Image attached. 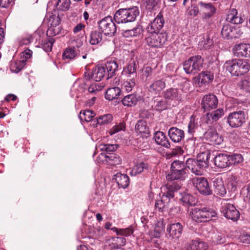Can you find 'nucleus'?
<instances>
[{
	"instance_id": "1",
	"label": "nucleus",
	"mask_w": 250,
	"mask_h": 250,
	"mask_svg": "<svg viewBox=\"0 0 250 250\" xmlns=\"http://www.w3.org/2000/svg\"><path fill=\"white\" fill-rule=\"evenodd\" d=\"M181 186L182 184L179 181L166 185V190L163 193L161 199L155 202V208L161 212L167 209L168 208L170 200L174 198L175 193L181 188Z\"/></svg>"
},
{
	"instance_id": "2",
	"label": "nucleus",
	"mask_w": 250,
	"mask_h": 250,
	"mask_svg": "<svg viewBox=\"0 0 250 250\" xmlns=\"http://www.w3.org/2000/svg\"><path fill=\"white\" fill-rule=\"evenodd\" d=\"M137 66L138 64L136 62L131 60L123 68L122 74L124 78L122 88L127 92L131 91L136 84Z\"/></svg>"
},
{
	"instance_id": "3",
	"label": "nucleus",
	"mask_w": 250,
	"mask_h": 250,
	"mask_svg": "<svg viewBox=\"0 0 250 250\" xmlns=\"http://www.w3.org/2000/svg\"><path fill=\"white\" fill-rule=\"evenodd\" d=\"M139 13L137 6L120 8L115 13L114 20L117 23L132 22L135 21Z\"/></svg>"
},
{
	"instance_id": "4",
	"label": "nucleus",
	"mask_w": 250,
	"mask_h": 250,
	"mask_svg": "<svg viewBox=\"0 0 250 250\" xmlns=\"http://www.w3.org/2000/svg\"><path fill=\"white\" fill-rule=\"evenodd\" d=\"M224 67L232 75L238 76L247 73L250 65L246 61L240 59H233L226 62Z\"/></svg>"
},
{
	"instance_id": "5",
	"label": "nucleus",
	"mask_w": 250,
	"mask_h": 250,
	"mask_svg": "<svg viewBox=\"0 0 250 250\" xmlns=\"http://www.w3.org/2000/svg\"><path fill=\"white\" fill-rule=\"evenodd\" d=\"M189 214L193 221L201 223L215 219L217 213L212 209L204 207L192 208Z\"/></svg>"
},
{
	"instance_id": "6",
	"label": "nucleus",
	"mask_w": 250,
	"mask_h": 250,
	"mask_svg": "<svg viewBox=\"0 0 250 250\" xmlns=\"http://www.w3.org/2000/svg\"><path fill=\"white\" fill-rule=\"evenodd\" d=\"M186 176V167L183 162L174 161L171 166L170 173L166 176L168 181L185 179Z\"/></svg>"
},
{
	"instance_id": "7",
	"label": "nucleus",
	"mask_w": 250,
	"mask_h": 250,
	"mask_svg": "<svg viewBox=\"0 0 250 250\" xmlns=\"http://www.w3.org/2000/svg\"><path fill=\"white\" fill-rule=\"evenodd\" d=\"M167 41V35L165 32L147 33L145 42L152 48H161Z\"/></svg>"
},
{
	"instance_id": "8",
	"label": "nucleus",
	"mask_w": 250,
	"mask_h": 250,
	"mask_svg": "<svg viewBox=\"0 0 250 250\" xmlns=\"http://www.w3.org/2000/svg\"><path fill=\"white\" fill-rule=\"evenodd\" d=\"M98 25L101 32L105 35H113L117 28L111 16H107L98 21Z\"/></svg>"
},
{
	"instance_id": "9",
	"label": "nucleus",
	"mask_w": 250,
	"mask_h": 250,
	"mask_svg": "<svg viewBox=\"0 0 250 250\" xmlns=\"http://www.w3.org/2000/svg\"><path fill=\"white\" fill-rule=\"evenodd\" d=\"M192 182L194 187L201 194L208 195L212 193L207 178L203 177H195L192 178Z\"/></svg>"
},
{
	"instance_id": "10",
	"label": "nucleus",
	"mask_w": 250,
	"mask_h": 250,
	"mask_svg": "<svg viewBox=\"0 0 250 250\" xmlns=\"http://www.w3.org/2000/svg\"><path fill=\"white\" fill-rule=\"evenodd\" d=\"M228 123L231 127H240L245 122V114L242 111L233 112L228 116Z\"/></svg>"
},
{
	"instance_id": "11",
	"label": "nucleus",
	"mask_w": 250,
	"mask_h": 250,
	"mask_svg": "<svg viewBox=\"0 0 250 250\" xmlns=\"http://www.w3.org/2000/svg\"><path fill=\"white\" fill-rule=\"evenodd\" d=\"M221 212L226 218L234 221L237 220L240 216L239 211L232 204L229 203L223 205Z\"/></svg>"
},
{
	"instance_id": "12",
	"label": "nucleus",
	"mask_w": 250,
	"mask_h": 250,
	"mask_svg": "<svg viewBox=\"0 0 250 250\" xmlns=\"http://www.w3.org/2000/svg\"><path fill=\"white\" fill-rule=\"evenodd\" d=\"M183 231V226L180 223L170 224L167 226V237L174 241L179 239Z\"/></svg>"
},
{
	"instance_id": "13",
	"label": "nucleus",
	"mask_w": 250,
	"mask_h": 250,
	"mask_svg": "<svg viewBox=\"0 0 250 250\" xmlns=\"http://www.w3.org/2000/svg\"><path fill=\"white\" fill-rule=\"evenodd\" d=\"M97 160L99 163H103L110 166H116L121 163V158L116 154L111 153L106 155L102 153L98 157Z\"/></svg>"
},
{
	"instance_id": "14",
	"label": "nucleus",
	"mask_w": 250,
	"mask_h": 250,
	"mask_svg": "<svg viewBox=\"0 0 250 250\" xmlns=\"http://www.w3.org/2000/svg\"><path fill=\"white\" fill-rule=\"evenodd\" d=\"M165 21L163 15L159 13L155 19L148 24L146 29L147 33H158L164 26Z\"/></svg>"
},
{
	"instance_id": "15",
	"label": "nucleus",
	"mask_w": 250,
	"mask_h": 250,
	"mask_svg": "<svg viewBox=\"0 0 250 250\" xmlns=\"http://www.w3.org/2000/svg\"><path fill=\"white\" fill-rule=\"evenodd\" d=\"M218 103V99L215 95L213 94L207 95L202 99V108L205 111L210 110L215 108Z\"/></svg>"
},
{
	"instance_id": "16",
	"label": "nucleus",
	"mask_w": 250,
	"mask_h": 250,
	"mask_svg": "<svg viewBox=\"0 0 250 250\" xmlns=\"http://www.w3.org/2000/svg\"><path fill=\"white\" fill-rule=\"evenodd\" d=\"M204 138L214 145H220L224 140L221 135H219L217 131L212 128L208 129L204 133Z\"/></svg>"
},
{
	"instance_id": "17",
	"label": "nucleus",
	"mask_w": 250,
	"mask_h": 250,
	"mask_svg": "<svg viewBox=\"0 0 250 250\" xmlns=\"http://www.w3.org/2000/svg\"><path fill=\"white\" fill-rule=\"evenodd\" d=\"M162 95L167 102L172 101H179L182 98L180 90L174 88H170L165 90L162 93Z\"/></svg>"
},
{
	"instance_id": "18",
	"label": "nucleus",
	"mask_w": 250,
	"mask_h": 250,
	"mask_svg": "<svg viewBox=\"0 0 250 250\" xmlns=\"http://www.w3.org/2000/svg\"><path fill=\"white\" fill-rule=\"evenodd\" d=\"M234 54L237 57L250 58V44H236L233 49Z\"/></svg>"
},
{
	"instance_id": "19",
	"label": "nucleus",
	"mask_w": 250,
	"mask_h": 250,
	"mask_svg": "<svg viewBox=\"0 0 250 250\" xmlns=\"http://www.w3.org/2000/svg\"><path fill=\"white\" fill-rule=\"evenodd\" d=\"M186 166L196 175H200L203 173L204 169L206 168L197 160L188 159L186 162Z\"/></svg>"
},
{
	"instance_id": "20",
	"label": "nucleus",
	"mask_w": 250,
	"mask_h": 250,
	"mask_svg": "<svg viewBox=\"0 0 250 250\" xmlns=\"http://www.w3.org/2000/svg\"><path fill=\"white\" fill-rule=\"evenodd\" d=\"M224 115V110L218 108L211 113H207L202 117V120L207 124H211L218 121Z\"/></svg>"
},
{
	"instance_id": "21",
	"label": "nucleus",
	"mask_w": 250,
	"mask_h": 250,
	"mask_svg": "<svg viewBox=\"0 0 250 250\" xmlns=\"http://www.w3.org/2000/svg\"><path fill=\"white\" fill-rule=\"evenodd\" d=\"M168 135L172 141L174 143H180L185 137L183 130L176 127H171L168 131Z\"/></svg>"
},
{
	"instance_id": "22",
	"label": "nucleus",
	"mask_w": 250,
	"mask_h": 250,
	"mask_svg": "<svg viewBox=\"0 0 250 250\" xmlns=\"http://www.w3.org/2000/svg\"><path fill=\"white\" fill-rule=\"evenodd\" d=\"M201 10L202 12V19L205 20L211 18L216 12L215 7L210 3H205L201 2L200 3Z\"/></svg>"
},
{
	"instance_id": "23",
	"label": "nucleus",
	"mask_w": 250,
	"mask_h": 250,
	"mask_svg": "<svg viewBox=\"0 0 250 250\" xmlns=\"http://www.w3.org/2000/svg\"><path fill=\"white\" fill-rule=\"evenodd\" d=\"M48 21V24L50 25V27L48 28L47 34H49L50 36H55L59 31L55 32L54 28L59 25L61 22L59 15L53 14L50 16Z\"/></svg>"
},
{
	"instance_id": "24",
	"label": "nucleus",
	"mask_w": 250,
	"mask_h": 250,
	"mask_svg": "<svg viewBox=\"0 0 250 250\" xmlns=\"http://www.w3.org/2000/svg\"><path fill=\"white\" fill-rule=\"evenodd\" d=\"M154 138L156 144L167 148L170 147V144L164 132L157 131L155 133Z\"/></svg>"
},
{
	"instance_id": "25",
	"label": "nucleus",
	"mask_w": 250,
	"mask_h": 250,
	"mask_svg": "<svg viewBox=\"0 0 250 250\" xmlns=\"http://www.w3.org/2000/svg\"><path fill=\"white\" fill-rule=\"evenodd\" d=\"M236 29L231 26L229 23L223 25L222 28L221 34L224 39L229 40L233 38H236L237 36H236Z\"/></svg>"
},
{
	"instance_id": "26",
	"label": "nucleus",
	"mask_w": 250,
	"mask_h": 250,
	"mask_svg": "<svg viewBox=\"0 0 250 250\" xmlns=\"http://www.w3.org/2000/svg\"><path fill=\"white\" fill-rule=\"evenodd\" d=\"M166 87V83L163 80L154 81L148 87V90L152 94L159 93Z\"/></svg>"
},
{
	"instance_id": "27",
	"label": "nucleus",
	"mask_w": 250,
	"mask_h": 250,
	"mask_svg": "<svg viewBox=\"0 0 250 250\" xmlns=\"http://www.w3.org/2000/svg\"><path fill=\"white\" fill-rule=\"evenodd\" d=\"M213 186L214 188V192L218 195L223 196L227 193V190L225 187L222 178H215L213 180Z\"/></svg>"
},
{
	"instance_id": "28",
	"label": "nucleus",
	"mask_w": 250,
	"mask_h": 250,
	"mask_svg": "<svg viewBox=\"0 0 250 250\" xmlns=\"http://www.w3.org/2000/svg\"><path fill=\"white\" fill-rule=\"evenodd\" d=\"M229 155L222 153L217 155L214 158L215 165L219 168H224L229 166Z\"/></svg>"
},
{
	"instance_id": "29",
	"label": "nucleus",
	"mask_w": 250,
	"mask_h": 250,
	"mask_svg": "<svg viewBox=\"0 0 250 250\" xmlns=\"http://www.w3.org/2000/svg\"><path fill=\"white\" fill-rule=\"evenodd\" d=\"M226 20L227 21L233 24H239L243 22V19L241 17L238 16L237 11L234 8L229 10Z\"/></svg>"
},
{
	"instance_id": "30",
	"label": "nucleus",
	"mask_w": 250,
	"mask_h": 250,
	"mask_svg": "<svg viewBox=\"0 0 250 250\" xmlns=\"http://www.w3.org/2000/svg\"><path fill=\"white\" fill-rule=\"evenodd\" d=\"M180 200L183 205L186 207L194 206L197 202L195 198L193 195L187 192L181 194Z\"/></svg>"
},
{
	"instance_id": "31",
	"label": "nucleus",
	"mask_w": 250,
	"mask_h": 250,
	"mask_svg": "<svg viewBox=\"0 0 250 250\" xmlns=\"http://www.w3.org/2000/svg\"><path fill=\"white\" fill-rule=\"evenodd\" d=\"M114 179L120 188H125L129 185V179L126 174L117 173L114 176Z\"/></svg>"
},
{
	"instance_id": "32",
	"label": "nucleus",
	"mask_w": 250,
	"mask_h": 250,
	"mask_svg": "<svg viewBox=\"0 0 250 250\" xmlns=\"http://www.w3.org/2000/svg\"><path fill=\"white\" fill-rule=\"evenodd\" d=\"M150 167L147 163L141 162L137 163L132 168L130 171V174L132 176H135L137 174L142 172H147L149 171Z\"/></svg>"
},
{
	"instance_id": "33",
	"label": "nucleus",
	"mask_w": 250,
	"mask_h": 250,
	"mask_svg": "<svg viewBox=\"0 0 250 250\" xmlns=\"http://www.w3.org/2000/svg\"><path fill=\"white\" fill-rule=\"evenodd\" d=\"M105 74L104 66H98L93 69L91 73L92 79L96 82L100 81Z\"/></svg>"
},
{
	"instance_id": "34",
	"label": "nucleus",
	"mask_w": 250,
	"mask_h": 250,
	"mask_svg": "<svg viewBox=\"0 0 250 250\" xmlns=\"http://www.w3.org/2000/svg\"><path fill=\"white\" fill-rule=\"evenodd\" d=\"M104 67L105 70H107V78L109 79L113 76L116 71L118 70V64L115 61H110L107 62Z\"/></svg>"
},
{
	"instance_id": "35",
	"label": "nucleus",
	"mask_w": 250,
	"mask_h": 250,
	"mask_svg": "<svg viewBox=\"0 0 250 250\" xmlns=\"http://www.w3.org/2000/svg\"><path fill=\"white\" fill-rule=\"evenodd\" d=\"M139 97L135 94L127 95L122 100V102L125 106H133L137 104Z\"/></svg>"
},
{
	"instance_id": "36",
	"label": "nucleus",
	"mask_w": 250,
	"mask_h": 250,
	"mask_svg": "<svg viewBox=\"0 0 250 250\" xmlns=\"http://www.w3.org/2000/svg\"><path fill=\"white\" fill-rule=\"evenodd\" d=\"M214 78L213 74L210 71H203L198 76V82L203 84L210 83Z\"/></svg>"
},
{
	"instance_id": "37",
	"label": "nucleus",
	"mask_w": 250,
	"mask_h": 250,
	"mask_svg": "<svg viewBox=\"0 0 250 250\" xmlns=\"http://www.w3.org/2000/svg\"><path fill=\"white\" fill-rule=\"evenodd\" d=\"M242 182L239 178L235 175H231L228 179V188L232 191H235L237 188L241 186Z\"/></svg>"
},
{
	"instance_id": "38",
	"label": "nucleus",
	"mask_w": 250,
	"mask_h": 250,
	"mask_svg": "<svg viewBox=\"0 0 250 250\" xmlns=\"http://www.w3.org/2000/svg\"><path fill=\"white\" fill-rule=\"evenodd\" d=\"M113 231H115L117 235H122L127 237L133 234L134 232V227L133 225H130L129 227L125 229H118L116 227H113L111 229Z\"/></svg>"
},
{
	"instance_id": "39",
	"label": "nucleus",
	"mask_w": 250,
	"mask_h": 250,
	"mask_svg": "<svg viewBox=\"0 0 250 250\" xmlns=\"http://www.w3.org/2000/svg\"><path fill=\"white\" fill-rule=\"evenodd\" d=\"M121 89L118 87H114L108 88L105 93V98L109 101L116 99L120 95Z\"/></svg>"
},
{
	"instance_id": "40",
	"label": "nucleus",
	"mask_w": 250,
	"mask_h": 250,
	"mask_svg": "<svg viewBox=\"0 0 250 250\" xmlns=\"http://www.w3.org/2000/svg\"><path fill=\"white\" fill-rule=\"evenodd\" d=\"M189 59H191V63H193L197 73L203 68L204 60L201 56L195 55Z\"/></svg>"
},
{
	"instance_id": "41",
	"label": "nucleus",
	"mask_w": 250,
	"mask_h": 250,
	"mask_svg": "<svg viewBox=\"0 0 250 250\" xmlns=\"http://www.w3.org/2000/svg\"><path fill=\"white\" fill-rule=\"evenodd\" d=\"M135 130L137 133L143 134L144 136L147 137L148 135L149 129L146 126V123L143 120H140L135 125Z\"/></svg>"
},
{
	"instance_id": "42",
	"label": "nucleus",
	"mask_w": 250,
	"mask_h": 250,
	"mask_svg": "<svg viewBox=\"0 0 250 250\" xmlns=\"http://www.w3.org/2000/svg\"><path fill=\"white\" fill-rule=\"evenodd\" d=\"M210 154L208 151H205L198 155L197 160L205 168L209 166Z\"/></svg>"
},
{
	"instance_id": "43",
	"label": "nucleus",
	"mask_w": 250,
	"mask_h": 250,
	"mask_svg": "<svg viewBox=\"0 0 250 250\" xmlns=\"http://www.w3.org/2000/svg\"><path fill=\"white\" fill-rule=\"evenodd\" d=\"M95 112L91 110H85L83 112H81L79 117L81 120H84L85 122H90L95 116Z\"/></svg>"
},
{
	"instance_id": "44",
	"label": "nucleus",
	"mask_w": 250,
	"mask_h": 250,
	"mask_svg": "<svg viewBox=\"0 0 250 250\" xmlns=\"http://www.w3.org/2000/svg\"><path fill=\"white\" fill-rule=\"evenodd\" d=\"M102 41V34L101 32L94 31L90 34V43L92 45L99 44Z\"/></svg>"
},
{
	"instance_id": "45",
	"label": "nucleus",
	"mask_w": 250,
	"mask_h": 250,
	"mask_svg": "<svg viewBox=\"0 0 250 250\" xmlns=\"http://www.w3.org/2000/svg\"><path fill=\"white\" fill-rule=\"evenodd\" d=\"M184 70L187 74H195L196 71L194 67L193 63H191V59L186 60L183 64Z\"/></svg>"
},
{
	"instance_id": "46",
	"label": "nucleus",
	"mask_w": 250,
	"mask_h": 250,
	"mask_svg": "<svg viewBox=\"0 0 250 250\" xmlns=\"http://www.w3.org/2000/svg\"><path fill=\"white\" fill-rule=\"evenodd\" d=\"M142 32V27L140 25H138L132 29L126 30L125 31L124 34L125 36L135 37L141 34Z\"/></svg>"
},
{
	"instance_id": "47",
	"label": "nucleus",
	"mask_w": 250,
	"mask_h": 250,
	"mask_svg": "<svg viewBox=\"0 0 250 250\" xmlns=\"http://www.w3.org/2000/svg\"><path fill=\"white\" fill-rule=\"evenodd\" d=\"M229 166L240 163L243 160V157L240 154L229 155Z\"/></svg>"
},
{
	"instance_id": "48",
	"label": "nucleus",
	"mask_w": 250,
	"mask_h": 250,
	"mask_svg": "<svg viewBox=\"0 0 250 250\" xmlns=\"http://www.w3.org/2000/svg\"><path fill=\"white\" fill-rule=\"evenodd\" d=\"M70 3V0H58L56 7L58 10L66 11L69 8Z\"/></svg>"
},
{
	"instance_id": "49",
	"label": "nucleus",
	"mask_w": 250,
	"mask_h": 250,
	"mask_svg": "<svg viewBox=\"0 0 250 250\" xmlns=\"http://www.w3.org/2000/svg\"><path fill=\"white\" fill-rule=\"evenodd\" d=\"M112 120V116L111 114H107L103 116H100L97 119V124L100 125L107 124L110 123Z\"/></svg>"
},
{
	"instance_id": "50",
	"label": "nucleus",
	"mask_w": 250,
	"mask_h": 250,
	"mask_svg": "<svg viewBox=\"0 0 250 250\" xmlns=\"http://www.w3.org/2000/svg\"><path fill=\"white\" fill-rule=\"evenodd\" d=\"M155 105H153L154 109L158 111H162L167 107V102L164 100H160L155 102Z\"/></svg>"
},
{
	"instance_id": "51",
	"label": "nucleus",
	"mask_w": 250,
	"mask_h": 250,
	"mask_svg": "<svg viewBox=\"0 0 250 250\" xmlns=\"http://www.w3.org/2000/svg\"><path fill=\"white\" fill-rule=\"evenodd\" d=\"M125 122H123L119 123L118 125H116L112 127L109 130V134L110 135H112L120 131L125 130Z\"/></svg>"
},
{
	"instance_id": "52",
	"label": "nucleus",
	"mask_w": 250,
	"mask_h": 250,
	"mask_svg": "<svg viewBox=\"0 0 250 250\" xmlns=\"http://www.w3.org/2000/svg\"><path fill=\"white\" fill-rule=\"evenodd\" d=\"M77 54L73 48H67L64 51L62 55L64 60L69 59L71 60L75 58Z\"/></svg>"
},
{
	"instance_id": "53",
	"label": "nucleus",
	"mask_w": 250,
	"mask_h": 250,
	"mask_svg": "<svg viewBox=\"0 0 250 250\" xmlns=\"http://www.w3.org/2000/svg\"><path fill=\"white\" fill-rule=\"evenodd\" d=\"M198 244V240H192L185 243L184 247L185 250H197V245Z\"/></svg>"
},
{
	"instance_id": "54",
	"label": "nucleus",
	"mask_w": 250,
	"mask_h": 250,
	"mask_svg": "<svg viewBox=\"0 0 250 250\" xmlns=\"http://www.w3.org/2000/svg\"><path fill=\"white\" fill-rule=\"evenodd\" d=\"M198 127L197 119L194 116H191L188 125V132L192 133L194 132L195 129L197 128Z\"/></svg>"
},
{
	"instance_id": "55",
	"label": "nucleus",
	"mask_w": 250,
	"mask_h": 250,
	"mask_svg": "<svg viewBox=\"0 0 250 250\" xmlns=\"http://www.w3.org/2000/svg\"><path fill=\"white\" fill-rule=\"evenodd\" d=\"M114 242V246L122 248V246L125 245L126 243V239L122 237H115L113 238Z\"/></svg>"
},
{
	"instance_id": "56",
	"label": "nucleus",
	"mask_w": 250,
	"mask_h": 250,
	"mask_svg": "<svg viewBox=\"0 0 250 250\" xmlns=\"http://www.w3.org/2000/svg\"><path fill=\"white\" fill-rule=\"evenodd\" d=\"M102 89V87L98 84L94 83L91 84L88 88V91L89 93L95 94Z\"/></svg>"
},
{
	"instance_id": "57",
	"label": "nucleus",
	"mask_w": 250,
	"mask_h": 250,
	"mask_svg": "<svg viewBox=\"0 0 250 250\" xmlns=\"http://www.w3.org/2000/svg\"><path fill=\"white\" fill-rule=\"evenodd\" d=\"M32 55V51L29 49L28 48H26L24 51L22 53V55L21 56V59H22L21 62L23 64L27 59H30Z\"/></svg>"
},
{
	"instance_id": "58",
	"label": "nucleus",
	"mask_w": 250,
	"mask_h": 250,
	"mask_svg": "<svg viewBox=\"0 0 250 250\" xmlns=\"http://www.w3.org/2000/svg\"><path fill=\"white\" fill-rule=\"evenodd\" d=\"M146 5L149 9L155 8L160 3V0H146Z\"/></svg>"
},
{
	"instance_id": "59",
	"label": "nucleus",
	"mask_w": 250,
	"mask_h": 250,
	"mask_svg": "<svg viewBox=\"0 0 250 250\" xmlns=\"http://www.w3.org/2000/svg\"><path fill=\"white\" fill-rule=\"evenodd\" d=\"M54 42L53 39L50 38L47 42L43 44V49L46 52H49L52 50L53 44Z\"/></svg>"
},
{
	"instance_id": "60",
	"label": "nucleus",
	"mask_w": 250,
	"mask_h": 250,
	"mask_svg": "<svg viewBox=\"0 0 250 250\" xmlns=\"http://www.w3.org/2000/svg\"><path fill=\"white\" fill-rule=\"evenodd\" d=\"M240 242L247 244H250V235L247 233H243L239 236Z\"/></svg>"
},
{
	"instance_id": "61",
	"label": "nucleus",
	"mask_w": 250,
	"mask_h": 250,
	"mask_svg": "<svg viewBox=\"0 0 250 250\" xmlns=\"http://www.w3.org/2000/svg\"><path fill=\"white\" fill-rule=\"evenodd\" d=\"M242 88L248 92H250V81L244 80L241 82Z\"/></svg>"
},
{
	"instance_id": "62",
	"label": "nucleus",
	"mask_w": 250,
	"mask_h": 250,
	"mask_svg": "<svg viewBox=\"0 0 250 250\" xmlns=\"http://www.w3.org/2000/svg\"><path fill=\"white\" fill-rule=\"evenodd\" d=\"M198 240V244L197 245V250H206L208 249V245L207 243Z\"/></svg>"
},
{
	"instance_id": "63",
	"label": "nucleus",
	"mask_w": 250,
	"mask_h": 250,
	"mask_svg": "<svg viewBox=\"0 0 250 250\" xmlns=\"http://www.w3.org/2000/svg\"><path fill=\"white\" fill-rule=\"evenodd\" d=\"M32 39H33L31 36H29L27 38H23L20 41V44L21 45H28L31 42Z\"/></svg>"
},
{
	"instance_id": "64",
	"label": "nucleus",
	"mask_w": 250,
	"mask_h": 250,
	"mask_svg": "<svg viewBox=\"0 0 250 250\" xmlns=\"http://www.w3.org/2000/svg\"><path fill=\"white\" fill-rule=\"evenodd\" d=\"M13 1V0H0V6L2 8H7Z\"/></svg>"
}]
</instances>
